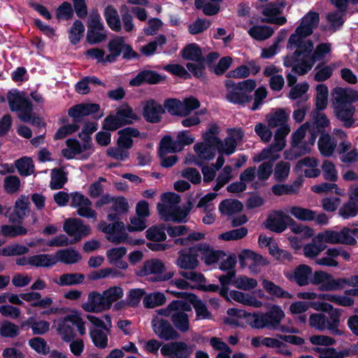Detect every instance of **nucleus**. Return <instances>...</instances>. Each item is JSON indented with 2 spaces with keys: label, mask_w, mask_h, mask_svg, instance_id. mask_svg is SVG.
Listing matches in <instances>:
<instances>
[{
  "label": "nucleus",
  "mask_w": 358,
  "mask_h": 358,
  "mask_svg": "<svg viewBox=\"0 0 358 358\" xmlns=\"http://www.w3.org/2000/svg\"><path fill=\"white\" fill-rule=\"evenodd\" d=\"M178 255L176 264L178 268L184 270L194 271L199 266V253L196 244L180 250Z\"/></svg>",
  "instance_id": "nucleus-10"
},
{
  "label": "nucleus",
  "mask_w": 358,
  "mask_h": 358,
  "mask_svg": "<svg viewBox=\"0 0 358 358\" xmlns=\"http://www.w3.org/2000/svg\"><path fill=\"white\" fill-rule=\"evenodd\" d=\"M24 92H19L17 90L14 92L9 91L7 94V99L11 111H21L27 109L32 103L29 99L24 96Z\"/></svg>",
  "instance_id": "nucleus-23"
},
{
  "label": "nucleus",
  "mask_w": 358,
  "mask_h": 358,
  "mask_svg": "<svg viewBox=\"0 0 358 358\" xmlns=\"http://www.w3.org/2000/svg\"><path fill=\"white\" fill-rule=\"evenodd\" d=\"M290 213L296 219L302 221H313L315 218L316 212L299 206H293Z\"/></svg>",
  "instance_id": "nucleus-54"
},
{
  "label": "nucleus",
  "mask_w": 358,
  "mask_h": 358,
  "mask_svg": "<svg viewBox=\"0 0 358 358\" xmlns=\"http://www.w3.org/2000/svg\"><path fill=\"white\" fill-rule=\"evenodd\" d=\"M163 108L171 115L185 117L183 115L182 102L178 99L169 98L164 100Z\"/></svg>",
  "instance_id": "nucleus-47"
},
{
  "label": "nucleus",
  "mask_w": 358,
  "mask_h": 358,
  "mask_svg": "<svg viewBox=\"0 0 358 358\" xmlns=\"http://www.w3.org/2000/svg\"><path fill=\"white\" fill-rule=\"evenodd\" d=\"M287 217L282 210H273L272 213L269 214L264 222V227L275 233H282L287 227Z\"/></svg>",
  "instance_id": "nucleus-16"
},
{
  "label": "nucleus",
  "mask_w": 358,
  "mask_h": 358,
  "mask_svg": "<svg viewBox=\"0 0 358 358\" xmlns=\"http://www.w3.org/2000/svg\"><path fill=\"white\" fill-rule=\"evenodd\" d=\"M50 322L45 320H36L34 317H29L22 324V327L28 326L34 335H44L50 330Z\"/></svg>",
  "instance_id": "nucleus-32"
},
{
  "label": "nucleus",
  "mask_w": 358,
  "mask_h": 358,
  "mask_svg": "<svg viewBox=\"0 0 358 358\" xmlns=\"http://www.w3.org/2000/svg\"><path fill=\"white\" fill-rule=\"evenodd\" d=\"M31 212L29 197L25 195L19 196L15 202L13 211L10 214L9 221L13 224H22Z\"/></svg>",
  "instance_id": "nucleus-15"
},
{
  "label": "nucleus",
  "mask_w": 358,
  "mask_h": 358,
  "mask_svg": "<svg viewBox=\"0 0 358 358\" xmlns=\"http://www.w3.org/2000/svg\"><path fill=\"white\" fill-rule=\"evenodd\" d=\"M317 238L321 243L331 244L355 245L357 243V240L350 235V229L348 227H343L340 231L326 230L318 234Z\"/></svg>",
  "instance_id": "nucleus-8"
},
{
  "label": "nucleus",
  "mask_w": 358,
  "mask_h": 358,
  "mask_svg": "<svg viewBox=\"0 0 358 358\" xmlns=\"http://www.w3.org/2000/svg\"><path fill=\"white\" fill-rule=\"evenodd\" d=\"M67 180V172L64 170V167L55 168L51 170L50 187L52 189H62Z\"/></svg>",
  "instance_id": "nucleus-35"
},
{
  "label": "nucleus",
  "mask_w": 358,
  "mask_h": 358,
  "mask_svg": "<svg viewBox=\"0 0 358 358\" xmlns=\"http://www.w3.org/2000/svg\"><path fill=\"white\" fill-rule=\"evenodd\" d=\"M285 316V313L280 306L273 305L270 310L264 313H254V315L250 317V327L257 329L268 328L271 330H275L280 327Z\"/></svg>",
  "instance_id": "nucleus-5"
},
{
  "label": "nucleus",
  "mask_w": 358,
  "mask_h": 358,
  "mask_svg": "<svg viewBox=\"0 0 358 358\" xmlns=\"http://www.w3.org/2000/svg\"><path fill=\"white\" fill-rule=\"evenodd\" d=\"M165 76L153 70H142L130 80L129 84L134 87H139L143 84L157 85L165 80Z\"/></svg>",
  "instance_id": "nucleus-17"
},
{
  "label": "nucleus",
  "mask_w": 358,
  "mask_h": 358,
  "mask_svg": "<svg viewBox=\"0 0 358 358\" xmlns=\"http://www.w3.org/2000/svg\"><path fill=\"white\" fill-rule=\"evenodd\" d=\"M166 224L161 223L149 227L145 231V237L153 242H163L166 240Z\"/></svg>",
  "instance_id": "nucleus-37"
},
{
  "label": "nucleus",
  "mask_w": 358,
  "mask_h": 358,
  "mask_svg": "<svg viewBox=\"0 0 358 358\" xmlns=\"http://www.w3.org/2000/svg\"><path fill=\"white\" fill-rule=\"evenodd\" d=\"M243 208V203L237 199H226L219 204V210L221 214L231 215L241 212Z\"/></svg>",
  "instance_id": "nucleus-34"
},
{
  "label": "nucleus",
  "mask_w": 358,
  "mask_h": 358,
  "mask_svg": "<svg viewBox=\"0 0 358 358\" xmlns=\"http://www.w3.org/2000/svg\"><path fill=\"white\" fill-rule=\"evenodd\" d=\"M319 299L330 301L345 307H350L354 304V299L352 298L338 294H319Z\"/></svg>",
  "instance_id": "nucleus-48"
},
{
  "label": "nucleus",
  "mask_w": 358,
  "mask_h": 358,
  "mask_svg": "<svg viewBox=\"0 0 358 358\" xmlns=\"http://www.w3.org/2000/svg\"><path fill=\"white\" fill-rule=\"evenodd\" d=\"M152 329L159 338L164 341L178 339L180 336L169 321L164 319H161L157 323L152 322Z\"/></svg>",
  "instance_id": "nucleus-21"
},
{
  "label": "nucleus",
  "mask_w": 358,
  "mask_h": 358,
  "mask_svg": "<svg viewBox=\"0 0 358 358\" xmlns=\"http://www.w3.org/2000/svg\"><path fill=\"white\" fill-rule=\"evenodd\" d=\"M73 9L71 4L68 1L62 3L56 10V17L57 20H69L73 17Z\"/></svg>",
  "instance_id": "nucleus-61"
},
{
  "label": "nucleus",
  "mask_w": 358,
  "mask_h": 358,
  "mask_svg": "<svg viewBox=\"0 0 358 358\" xmlns=\"http://www.w3.org/2000/svg\"><path fill=\"white\" fill-rule=\"evenodd\" d=\"M81 308L87 313H101L107 310L102 294L96 291L89 293L87 301L83 303Z\"/></svg>",
  "instance_id": "nucleus-22"
},
{
  "label": "nucleus",
  "mask_w": 358,
  "mask_h": 358,
  "mask_svg": "<svg viewBox=\"0 0 358 358\" xmlns=\"http://www.w3.org/2000/svg\"><path fill=\"white\" fill-rule=\"evenodd\" d=\"M103 16L109 28L120 32L122 29L121 21L117 10L113 6H107L103 11Z\"/></svg>",
  "instance_id": "nucleus-27"
},
{
  "label": "nucleus",
  "mask_w": 358,
  "mask_h": 358,
  "mask_svg": "<svg viewBox=\"0 0 358 358\" xmlns=\"http://www.w3.org/2000/svg\"><path fill=\"white\" fill-rule=\"evenodd\" d=\"M301 56L302 58L301 59H299V62L292 67V71L299 76L306 74L315 64V62H313L311 54L308 56H306V55H302Z\"/></svg>",
  "instance_id": "nucleus-41"
},
{
  "label": "nucleus",
  "mask_w": 358,
  "mask_h": 358,
  "mask_svg": "<svg viewBox=\"0 0 358 358\" xmlns=\"http://www.w3.org/2000/svg\"><path fill=\"white\" fill-rule=\"evenodd\" d=\"M102 295L108 310L111 308L114 302L123 297L124 291L120 286H113L104 290Z\"/></svg>",
  "instance_id": "nucleus-33"
},
{
  "label": "nucleus",
  "mask_w": 358,
  "mask_h": 358,
  "mask_svg": "<svg viewBox=\"0 0 358 358\" xmlns=\"http://www.w3.org/2000/svg\"><path fill=\"white\" fill-rule=\"evenodd\" d=\"M76 328L81 336L85 334V322L77 313L69 314L57 321V334L66 343H69L75 338Z\"/></svg>",
  "instance_id": "nucleus-6"
},
{
  "label": "nucleus",
  "mask_w": 358,
  "mask_h": 358,
  "mask_svg": "<svg viewBox=\"0 0 358 358\" xmlns=\"http://www.w3.org/2000/svg\"><path fill=\"white\" fill-rule=\"evenodd\" d=\"M160 352L166 358H189L193 350L183 341H174L164 344Z\"/></svg>",
  "instance_id": "nucleus-11"
},
{
  "label": "nucleus",
  "mask_w": 358,
  "mask_h": 358,
  "mask_svg": "<svg viewBox=\"0 0 358 358\" xmlns=\"http://www.w3.org/2000/svg\"><path fill=\"white\" fill-rule=\"evenodd\" d=\"M290 169V164L288 162L281 161L275 167L274 178L280 182L285 181L288 177Z\"/></svg>",
  "instance_id": "nucleus-64"
},
{
  "label": "nucleus",
  "mask_w": 358,
  "mask_h": 358,
  "mask_svg": "<svg viewBox=\"0 0 358 358\" xmlns=\"http://www.w3.org/2000/svg\"><path fill=\"white\" fill-rule=\"evenodd\" d=\"M85 275L80 273H68L62 274L58 279L53 282L61 287L75 286L84 282Z\"/></svg>",
  "instance_id": "nucleus-25"
},
{
  "label": "nucleus",
  "mask_w": 358,
  "mask_h": 358,
  "mask_svg": "<svg viewBox=\"0 0 358 358\" xmlns=\"http://www.w3.org/2000/svg\"><path fill=\"white\" fill-rule=\"evenodd\" d=\"M202 55L201 47L194 43L187 44L181 50V56L183 59L189 61H197Z\"/></svg>",
  "instance_id": "nucleus-50"
},
{
  "label": "nucleus",
  "mask_w": 358,
  "mask_h": 358,
  "mask_svg": "<svg viewBox=\"0 0 358 358\" xmlns=\"http://www.w3.org/2000/svg\"><path fill=\"white\" fill-rule=\"evenodd\" d=\"M338 215L343 220L355 217L358 215V205L348 197V201L343 203L338 209Z\"/></svg>",
  "instance_id": "nucleus-46"
},
{
  "label": "nucleus",
  "mask_w": 358,
  "mask_h": 358,
  "mask_svg": "<svg viewBox=\"0 0 358 358\" xmlns=\"http://www.w3.org/2000/svg\"><path fill=\"white\" fill-rule=\"evenodd\" d=\"M317 145L321 155L324 157L331 156L336 146V141L328 133H322Z\"/></svg>",
  "instance_id": "nucleus-30"
},
{
  "label": "nucleus",
  "mask_w": 358,
  "mask_h": 358,
  "mask_svg": "<svg viewBox=\"0 0 358 358\" xmlns=\"http://www.w3.org/2000/svg\"><path fill=\"white\" fill-rule=\"evenodd\" d=\"M171 321L175 328L182 333L189 329V320L188 315L184 312H176L171 316Z\"/></svg>",
  "instance_id": "nucleus-40"
},
{
  "label": "nucleus",
  "mask_w": 358,
  "mask_h": 358,
  "mask_svg": "<svg viewBox=\"0 0 358 358\" xmlns=\"http://www.w3.org/2000/svg\"><path fill=\"white\" fill-rule=\"evenodd\" d=\"M166 301V298L164 294L157 292L145 295L143 303L146 308H153L164 304Z\"/></svg>",
  "instance_id": "nucleus-49"
},
{
  "label": "nucleus",
  "mask_w": 358,
  "mask_h": 358,
  "mask_svg": "<svg viewBox=\"0 0 358 358\" xmlns=\"http://www.w3.org/2000/svg\"><path fill=\"white\" fill-rule=\"evenodd\" d=\"M85 32V26L80 20H76L69 31L70 43L75 45L78 44Z\"/></svg>",
  "instance_id": "nucleus-51"
},
{
  "label": "nucleus",
  "mask_w": 358,
  "mask_h": 358,
  "mask_svg": "<svg viewBox=\"0 0 358 358\" xmlns=\"http://www.w3.org/2000/svg\"><path fill=\"white\" fill-rule=\"evenodd\" d=\"M248 229L245 227L232 229L219 235L218 238L225 241H237L246 236Z\"/></svg>",
  "instance_id": "nucleus-56"
},
{
  "label": "nucleus",
  "mask_w": 358,
  "mask_h": 358,
  "mask_svg": "<svg viewBox=\"0 0 358 358\" xmlns=\"http://www.w3.org/2000/svg\"><path fill=\"white\" fill-rule=\"evenodd\" d=\"M94 345L99 349H105L108 345V336L100 329H92L90 332Z\"/></svg>",
  "instance_id": "nucleus-59"
},
{
  "label": "nucleus",
  "mask_w": 358,
  "mask_h": 358,
  "mask_svg": "<svg viewBox=\"0 0 358 358\" xmlns=\"http://www.w3.org/2000/svg\"><path fill=\"white\" fill-rule=\"evenodd\" d=\"M114 40L117 47L121 50V55L122 54L123 59H139L140 55L133 50L131 45L125 43V39L123 36H117L114 38Z\"/></svg>",
  "instance_id": "nucleus-36"
},
{
  "label": "nucleus",
  "mask_w": 358,
  "mask_h": 358,
  "mask_svg": "<svg viewBox=\"0 0 358 358\" xmlns=\"http://www.w3.org/2000/svg\"><path fill=\"white\" fill-rule=\"evenodd\" d=\"M313 274L312 268L306 264H299L293 271L292 273L285 274V277L291 282H294L300 287L310 284Z\"/></svg>",
  "instance_id": "nucleus-18"
},
{
  "label": "nucleus",
  "mask_w": 358,
  "mask_h": 358,
  "mask_svg": "<svg viewBox=\"0 0 358 358\" xmlns=\"http://www.w3.org/2000/svg\"><path fill=\"white\" fill-rule=\"evenodd\" d=\"M117 134L119 138L117 141V145L126 150L132 148L134 144L132 138H138L141 135L138 129L129 127L119 130Z\"/></svg>",
  "instance_id": "nucleus-24"
},
{
  "label": "nucleus",
  "mask_w": 358,
  "mask_h": 358,
  "mask_svg": "<svg viewBox=\"0 0 358 358\" xmlns=\"http://www.w3.org/2000/svg\"><path fill=\"white\" fill-rule=\"evenodd\" d=\"M190 303L193 306L198 319H210L212 315L206 305L196 295Z\"/></svg>",
  "instance_id": "nucleus-57"
},
{
  "label": "nucleus",
  "mask_w": 358,
  "mask_h": 358,
  "mask_svg": "<svg viewBox=\"0 0 358 358\" xmlns=\"http://www.w3.org/2000/svg\"><path fill=\"white\" fill-rule=\"evenodd\" d=\"M324 65L323 62L319 63L315 69H317V71L314 75V80L317 82H324L330 78L332 76L334 71V65L325 66L322 68Z\"/></svg>",
  "instance_id": "nucleus-58"
},
{
  "label": "nucleus",
  "mask_w": 358,
  "mask_h": 358,
  "mask_svg": "<svg viewBox=\"0 0 358 358\" xmlns=\"http://www.w3.org/2000/svg\"><path fill=\"white\" fill-rule=\"evenodd\" d=\"M341 310L333 307L331 310L327 312V329L334 335L341 336L343 332L338 329L341 322Z\"/></svg>",
  "instance_id": "nucleus-29"
},
{
  "label": "nucleus",
  "mask_w": 358,
  "mask_h": 358,
  "mask_svg": "<svg viewBox=\"0 0 358 358\" xmlns=\"http://www.w3.org/2000/svg\"><path fill=\"white\" fill-rule=\"evenodd\" d=\"M57 263L55 257L48 254L36 255L30 257V265L36 267H51Z\"/></svg>",
  "instance_id": "nucleus-42"
},
{
  "label": "nucleus",
  "mask_w": 358,
  "mask_h": 358,
  "mask_svg": "<svg viewBox=\"0 0 358 358\" xmlns=\"http://www.w3.org/2000/svg\"><path fill=\"white\" fill-rule=\"evenodd\" d=\"M100 110L98 103H79L76 104L68 110V115L73 119V122L78 124L82 122L83 117L95 114Z\"/></svg>",
  "instance_id": "nucleus-14"
},
{
  "label": "nucleus",
  "mask_w": 358,
  "mask_h": 358,
  "mask_svg": "<svg viewBox=\"0 0 358 358\" xmlns=\"http://www.w3.org/2000/svg\"><path fill=\"white\" fill-rule=\"evenodd\" d=\"M113 206L109 208L107 220L114 222L111 224H106L101 222L99 224L101 231L106 234V239L115 245L124 243L127 238V234L125 232L124 222L120 221L122 215L127 213L129 203L127 199L122 196L114 197Z\"/></svg>",
  "instance_id": "nucleus-2"
},
{
  "label": "nucleus",
  "mask_w": 358,
  "mask_h": 358,
  "mask_svg": "<svg viewBox=\"0 0 358 358\" xmlns=\"http://www.w3.org/2000/svg\"><path fill=\"white\" fill-rule=\"evenodd\" d=\"M220 128L216 124H210L203 134V141L194 145V150L199 157L204 160H211L215 157L216 151H220L222 141L217 136Z\"/></svg>",
  "instance_id": "nucleus-3"
},
{
  "label": "nucleus",
  "mask_w": 358,
  "mask_h": 358,
  "mask_svg": "<svg viewBox=\"0 0 358 358\" xmlns=\"http://www.w3.org/2000/svg\"><path fill=\"white\" fill-rule=\"evenodd\" d=\"M21 224H14L13 225L3 224L1 227L0 233L3 236L8 238L24 236L27 234L28 230Z\"/></svg>",
  "instance_id": "nucleus-45"
},
{
  "label": "nucleus",
  "mask_w": 358,
  "mask_h": 358,
  "mask_svg": "<svg viewBox=\"0 0 358 358\" xmlns=\"http://www.w3.org/2000/svg\"><path fill=\"white\" fill-rule=\"evenodd\" d=\"M352 286V283L351 282V276L349 278H339L337 279H334L331 275V278H329V281L325 285H323V289L325 291H336L341 290L345 286Z\"/></svg>",
  "instance_id": "nucleus-53"
},
{
  "label": "nucleus",
  "mask_w": 358,
  "mask_h": 358,
  "mask_svg": "<svg viewBox=\"0 0 358 358\" xmlns=\"http://www.w3.org/2000/svg\"><path fill=\"white\" fill-rule=\"evenodd\" d=\"M166 271L164 263L156 258L146 260L141 270L136 272L140 277L154 275L149 278L148 280L152 282H164L171 280L174 275V271Z\"/></svg>",
  "instance_id": "nucleus-7"
},
{
  "label": "nucleus",
  "mask_w": 358,
  "mask_h": 358,
  "mask_svg": "<svg viewBox=\"0 0 358 358\" xmlns=\"http://www.w3.org/2000/svg\"><path fill=\"white\" fill-rule=\"evenodd\" d=\"M64 230L68 235L73 236L71 243H76L90 234L91 227L88 224H84L80 218H69L64 222Z\"/></svg>",
  "instance_id": "nucleus-12"
},
{
  "label": "nucleus",
  "mask_w": 358,
  "mask_h": 358,
  "mask_svg": "<svg viewBox=\"0 0 358 358\" xmlns=\"http://www.w3.org/2000/svg\"><path fill=\"white\" fill-rule=\"evenodd\" d=\"M262 285L264 290L271 296L279 299H291L293 298V295L292 294L284 290L280 286L275 284L271 280L264 279L262 280Z\"/></svg>",
  "instance_id": "nucleus-28"
},
{
  "label": "nucleus",
  "mask_w": 358,
  "mask_h": 358,
  "mask_svg": "<svg viewBox=\"0 0 358 358\" xmlns=\"http://www.w3.org/2000/svg\"><path fill=\"white\" fill-rule=\"evenodd\" d=\"M358 101V91L349 87H336L333 90L331 107L336 118L343 123L345 128L355 127L354 115L356 107L354 103Z\"/></svg>",
  "instance_id": "nucleus-1"
},
{
  "label": "nucleus",
  "mask_w": 358,
  "mask_h": 358,
  "mask_svg": "<svg viewBox=\"0 0 358 358\" xmlns=\"http://www.w3.org/2000/svg\"><path fill=\"white\" fill-rule=\"evenodd\" d=\"M196 248L199 257H200L208 266L217 263L222 256L225 255L222 250H215L207 243H197Z\"/></svg>",
  "instance_id": "nucleus-19"
},
{
  "label": "nucleus",
  "mask_w": 358,
  "mask_h": 358,
  "mask_svg": "<svg viewBox=\"0 0 358 358\" xmlns=\"http://www.w3.org/2000/svg\"><path fill=\"white\" fill-rule=\"evenodd\" d=\"M273 33V29L266 25H255L248 31L250 36L257 41H264L270 38Z\"/></svg>",
  "instance_id": "nucleus-43"
},
{
  "label": "nucleus",
  "mask_w": 358,
  "mask_h": 358,
  "mask_svg": "<svg viewBox=\"0 0 358 358\" xmlns=\"http://www.w3.org/2000/svg\"><path fill=\"white\" fill-rule=\"evenodd\" d=\"M289 116L282 108H278L269 118H268V125L271 128H275L278 126L287 124Z\"/></svg>",
  "instance_id": "nucleus-55"
},
{
  "label": "nucleus",
  "mask_w": 358,
  "mask_h": 358,
  "mask_svg": "<svg viewBox=\"0 0 358 358\" xmlns=\"http://www.w3.org/2000/svg\"><path fill=\"white\" fill-rule=\"evenodd\" d=\"M29 345L38 354L46 355L50 352V347L43 338L37 336L30 339Z\"/></svg>",
  "instance_id": "nucleus-60"
},
{
  "label": "nucleus",
  "mask_w": 358,
  "mask_h": 358,
  "mask_svg": "<svg viewBox=\"0 0 358 358\" xmlns=\"http://www.w3.org/2000/svg\"><path fill=\"white\" fill-rule=\"evenodd\" d=\"M121 126L123 127L128 124H133L134 121L139 120L138 116L134 112L132 107L128 104H124L118 108L115 113Z\"/></svg>",
  "instance_id": "nucleus-26"
},
{
  "label": "nucleus",
  "mask_w": 358,
  "mask_h": 358,
  "mask_svg": "<svg viewBox=\"0 0 358 358\" xmlns=\"http://www.w3.org/2000/svg\"><path fill=\"white\" fill-rule=\"evenodd\" d=\"M104 25L101 22V16L98 13L90 15L87 21V32L86 40L90 45H95L104 41L106 34L102 31Z\"/></svg>",
  "instance_id": "nucleus-9"
},
{
  "label": "nucleus",
  "mask_w": 358,
  "mask_h": 358,
  "mask_svg": "<svg viewBox=\"0 0 358 358\" xmlns=\"http://www.w3.org/2000/svg\"><path fill=\"white\" fill-rule=\"evenodd\" d=\"M55 257L57 259V262H60L66 264H76L81 259L79 252L73 248L58 250Z\"/></svg>",
  "instance_id": "nucleus-31"
},
{
  "label": "nucleus",
  "mask_w": 358,
  "mask_h": 358,
  "mask_svg": "<svg viewBox=\"0 0 358 358\" xmlns=\"http://www.w3.org/2000/svg\"><path fill=\"white\" fill-rule=\"evenodd\" d=\"M181 149V147L178 148L177 141H174L170 136H165L160 141L158 155L160 158H162L169 152H176Z\"/></svg>",
  "instance_id": "nucleus-39"
},
{
  "label": "nucleus",
  "mask_w": 358,
  "mask_h": 358,
  "mask_svg": "<svg viewBox=\"0 0 358 358\" xmlns=\"http://www.w3.org/2000/svg\"><path fill=\"white\" fill-rule=\"evenodd\" d=\"M323 177L325 180L335 182L338 180V173L334 164L329 160H324L322 165Z\"/></svg>",
  "instance_id": "nucleus-63"
},
{
  "label": "nucleus",
  "mask_w": 358,
  "mask_h": 358,
  "mask_svg": "<svg viewBox=\"0 0 358 358\" xmlns=\"http://www.w3.org/2000/svg\"><path fill=\"white\" fill-rule=\"evenodd\" d=\"M164 113L165 110L163 106L154 99H150L143 104L142 115L147 122L152 124L160 122L162 115Z\"/></svg>",
  "instance_id": "nucleus-13"
},
{
  "label": "nucleus",
  "mask_w": 358,
  "mask_h": 358,
  "mask_svg": "<svg viewBox=\"0 0 358 358\" xmlns=\"http://www.w3.org/2000/svg\"><path fill=\"white\" fill-rule=\"evenodd\" d=\"M296 41V39H295ZM314 44L312 40L297 39V41H291V38L288 39L287 48H296L295 51H299L301 56L306 55L308 56L313 50Z\"/></svg>",
  "instance_id": "nucleus-38"
},
{
  "label": "nucleus",
  "mask_w": 358,
  "mask_h": 358,
  "mask_svg": "<svg viewBox=\"0 0 358 358\" xmlns=\"http://www.w3.org/2000/svg\"><path fill=\"white\" fill-rule=\"evenodd\" d=\"M145 294V291L143 289L134 288L130 289L127 295V306L131 308L138 306Z\"/></svg>",
  "instance_id": "nucleus-62"
},
{
  "label": "nucleus",
  "mask_w": 358,
  "mask_h": 358,
  "mask_svg": "<svg viewBox=\"0 0 358 358\" xmlns=\"http://www.w3.org/2000/svg\"><path fill=\"white\" fill-rule=\"evenodd\" d=\"M29 248L19 243L8 245L0 249V255L3 257L20 256L27 254Z\"/></svg>",
  "instance_id": "nucleus-52"
},
{
  "label": "nucleus",
  "mask_w": 358,
  "mask_h": 358,
  "mask_svg": "<svg viewBox=\"0 0 358 358\" xmlns=\"http://www.w3.org/2000/svg\"><path fill=\"white\" fill-rule=\"evenodd\" d=\"M15 166L19 174L22 176H28L34 171V164L31 157H23L15 162Z\"/></svg>",
  "instance_id": "nucleus-44"
},
{
  "label": "nucleus",
  "mask_w": 358,
  "mask_h": 358,
  "mask_svg": "<svg viewBox=\"0 0 358 358\" xmlns=\"http://www.w3.org/2000/svg\"><path fill=\"white\" fill-rule=\"evenodd\" d=\"M227 88L226 99L231 103L244 106L253 99L250 93L255 89L257 83L253 79H248L238 83L231 80L224 82Z\"/></svg>",
  "instance_id": "nucleus-4"
},
{
  "label": "nucleus",
  "mask_w": 358,
  "mask_h": 358,
  "mask_svg": "<svg viewBox=\"0 0 358 358\" xmlns=\"http://www.w3.org/2000/svg\"><path fill=\"white\" fill-rule=\"evenodd\" d=\"M229 136H227L224 141H222V147L220 148V151H218L220 154H225L227 155H231L234 153L237 142L241 141L243 138V132L241 129H231L228 131Z\"/></svg>",
  "instance_id": "nucleus-20"
}]
</instances>
